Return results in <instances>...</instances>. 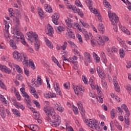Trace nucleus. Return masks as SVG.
<instances>
[{
    "label": "nucleus",
    "mask_w": 131,
    "mask_h": 131,
    "mask_svg": "<svg viewBox=\"0 0 131 131\" xmlns=\"http://www.w3.org/2000/svg\"><path fill=\"white\" fill-rule=\"evenodd\" d=\"M23 97H24L25 98L28 99V100H29V96H28V94L26 92H24L23 93Z\"/></svg>",
    "instance_id": "338daca9"
},
{
    "label": "nucleus",
    "mask_w": 131,
    "mask_h": 131,
    "mask_svg": "<svg viewBox=\"0 0 131 131\" xmlns=\"http://www.w3.org/2000/svg\"><path fill=\"white\" fill-rule=\"evenodd\" d=\"M103 4L105 8L111 9V5H110V4H109V2H107V1L105 0L103 2Z\"/></svg>",
    "instance_id": "a19ab883"
},
{
    "label": "nucleus",
    "mask_w": 131,
    "mask_h": 131,
    "mask_svg": "<svg viewBox=\"0 0 131 131\" xmlns=\"http://www.w3.org/2000/svg\"><path fill=\"white\" fill-rule=\"evenodd\" d=\"M24 72L26 75H27V76H29V73H30L29 70L24 68Z\"/></svg>",
    "instance_id": "0e129e2a"
},
{
    "label": "nucleus",
    "mask_w": 131,
    "mask_h": 131,
    "mask_svg": "<svg viewBox=\"0 0 131 131\" xmlns=\"http://www.w3.org/2000/svg\"><path fill=\"white\" fill-rule=\"evenodd\" d=\"M119 54H120V57L121 59H123V58H124V56H125V52H124V50H123V49L119 50Z\"/></svg>",
    "instance_id": "473e14b6"
},
{
    "label": "nucleus",
    "mask_w": 131,
    "mask_h": 131,
    "mask_svg": "<svg viewBox=\"0 0 131 131\" xmlns=\"http://www.w3.org/2000/svg\"><path fill=\"white\" fill-rule=\"evenodd\" d=\"M28 40H30L31 42H33V40H35V51H38L40 47V43H39V40H38V35L36 34L35 32H30L28 34Z\"/></svg>",
    "instance_id": "f03ea898"
},
{
    "label": "nucleus",
    "mask_w": 131,
    "mask_h": 131,
    "mask_svg": "<svg viewBox=\"0 0 131 131\" xmlns=\"http://www.w3.org/2000/svg\"><path fill=\"white\" fill-rule=\"evenodd\" d=\"M38 13L40 18H43V11H42V9H41V8H38Z\"/></svg>",
    "instance_id": "c9c22d12"
},
{
    "label": "nucleus",
    "mask_w": 131,
    "mask_h": 131,
    "mask_svg": "<svg viewBox=\"0 0 131 131\" xmlns=\"http://www.w3.org/2000/svg\"><path fill=\"white\" fill-rule=\"evenodd\" d=\"M125 4H126V5L127 6H128L127 9H129V11H131V3H130V2L129 1H128V0H126V3H125Z\"/></svg>",
    "instance_id": "a18cd8bd"
},
{
    "label": "nucleus",
    "mask_w": 131,
    "mask_h": 131,
    "mask_svg": "<svg viewBox=\"0 0 131 131\" xmlns=\"http://www.w3.org/2000/svg\"><path fill=\"white\" fill-rule=\"evenodd\" d=\"M13 105L16 107V108H20V106L21 105V104L19 102H17V101H14L13 102Z\"/></svg>",
    "instance_id": "864d4df0"
},
{
    "label": "nucleus",
    "mask_w": 131,
    "mask_h": 131,
    "mask_svg": "<svg viewBox=\"0 0 131 131\" xmlns=\"http://www.w3.org/2000/svg\"><path fill=\"white\" fill-rule=\"evenodd\" d=\"M82 78L83 81H84V83H85V84H86L88 83V80L86 79V77L84 76H82Z\"/></svg>",
    "instance_id": "774afa93"
},
{
    "label": "nucleus",
    "mask_w": 131,
    "mask_h": 131,
    "mask_svg": "<svg viewBox=\"0 0 131 131\" xmlns=\"http://www.w3.org/2000/svg\"><path fill=\"white\" fill-rule=\"evenodd\" d=\"M75 4L77 7H80L81 8H82V5H80V2H79L78 0H76L75 1Z\"/></svg>",
    "instance_id": "69168bd1"
},
{
    "label": "nucleus",
    "mask_w": 131,
    "mask_h": 131,
    "mask_svg": "<svg viewBox=\"0 0 131 131\" xmlns=\"http://www.w3.org/2000/svg\"><path fill=\"white\" fill-rule=\"evenodd\" d=\"M87 124L89 127H91V128H94V127L95 129H97L99 126V125H98V121L97 120H93L90 119L89 123H88Z\"/></svg>",
    "instance_id": "423d86ee"
},
{
    "label": "nucleus",
    "mask_w": 131,
    "mask_h": 131,
    "mask_svg": "<svg viewBox=\"0 0 131 131\" xmlns=\"http://www.w3.org/2000/svg\"><path fill=\"white\" fill-rule=\"evenodd\" d=\"M0 114L2 118H6V111H5V108L0 109Z\"/></svg>",
    "instance_id": "c756f323"
},
{
    "label": "nucleus",
    "mask_w": 131,
    "mask_h": 131,
    "mask_svg": "<svg viewBox=\"0 0 131 131\" xmlns=\"http://www.w3.org/2000/svg\"><path fill=\"white\" fill-rule=\"evenodd\" d=\"M15 67L18 73H23V72H22V70H21V68H20V67L18 66V64H16L15 66Z\"/></svg>",
    "instance_id": "37998d69"
},
{
    "label": "nucleus",
    "mask_w": 131,
    "mask_h": 131,
    "mask_svg": "<svg viewBox=\"0 0 131 131\" xmlns=\"http://www.w3.org/2000/svg\"><path fill=\"white\" fill-rule=\"evenodd\" d=\"M68 8H69L71 10H73V11H74V12H75L76 11V9H77L76 6H72L71 5L68 6Z\"/></svg>",
    "instance_id": "8fccbe9b"
},
{
    "label": "nucleus",
    "mask_w": 131,
    "mask_h": 131,
    "mask_svg": "<svg viewBox=\"0 0 131 131\" xmlns=\"http://www.w3.org/2000/svg\"><path fill=\"white\" fill-rule=\"evenodd\" d=\"M102 56V58L101 60L104 63V64H106L107 63V58H106V55H105V53L102 52L101 53Z\"/></svg>",
    "instance_id": "72a5a7b5"
},
{
    "label": "nucleus",
    "mask_w": 131,
    "mask_h": 131,
    "mask_svg": "<svg viewBox=\"0 0 131 131\" xmlns=\"http://www.w3.org/2000/svg\"><path fill=\"white\" fill-rule=\"evenodd\" d=\"M45 41L47 46H48L49 48L50 49H53V45H52V42L50 41V40H49L47 38H45Z\"/></svg>",
    "instance_id": "c85d7f7f"
},
{
    "label": "nucleus",
    "mask_w": 131,
    "mask_h": 131,
    "mask_svg": "<svg viewBox=\"0 0 131 131\" xmlns=\"http://www.w3.org/2000/svg\"><path fill=\"white\" fill-rule=\"evenodd\" d=\"M93 55L95 60H96V63H99L100 60V57L98 56V55H97V53L95 52H93Z\"/></svg>",
    "instance_id": "2f4dec72"
},
{
    "label": "nucleus",
    "mask_w": 131,
    "mask_h": 131,
    "mask_svg": "<svg viewBox=\"0 0 131 131\" xmlns=\"http://www.w3.org/2000/svg\"><path fill=\"white\" fill-rule=\"evenodd\" d=\"M10 45L11 47L13 49V50H17V46L16 45V43L14 42V40H10Z\"/></svg>",
    "instance_id": "bb28decb"
},
{
    "label": "nucleus",
    "mask_w": 131,
    "mask_h": 131,
    "mask_svg": "<svg viewBox=\"0 0 131 131\" xmlns=\"http://www.w3.org/2000/svg\"><path fill=\"white\" fill-rule=\"evenodd\" d=\"M98 29L99 31L101 32V33L103 34L104 31H105V27H104V25L102 24H100L98 27Z\"/></svg>",
    "instance_id": "393cba45"
},
{
    "label": "nucleus",
    "mask_w": 131,
    "mask_h": 131,
    "mask_svg": "<svg viewBox=\"0 0 131 131\" xmlns=\"http://www.w3.org/2000/svg\"><path fill=\"white\" fill-rule=\"evenodd\" d=\"M15 93L17 100H18V101H21V96H20L19 92H16V91H15Z\"/></svg>",
    "instance_id": "6e6d98bb"
},
{
    "label": "nucleus",
    "mask_w": 131,
    "mask_h": 131,
    "mask_svg": "<svg viewBox=\"0 0 131 131\" xmlns=\"http://www.w3.org/2000/svg\"><path fill=\"white\" fill-rule=\"evenodd\" d=\"M89 82L91 88L93 90H95V89L98 92V93H99V94H101V90H100V88L99 87V85H95V84H94V80H93V79L91 78L90 79Z\"/></svg>",
    "instance_id": "1a4fd4ad"
},
{
    "label": "nucleus",
    "mask_w": 131,
    "mask_h": 131,
    "mask_svg": "<svg viewBox=\"0 0 131 131\" xmlns=\"http://www.w3.org/2000/svg\"><path fill=\"white\" fill-rule=\"evenodd\" d=\"M12 111L13 113V114L16 117H20L21 114L20 113V112L18 111V110L16 109H12Z\"/></svg>",
    "instance_id": "5701e85b"
},
{
    "label": "nucleus",
    "mask_w": 131,
    "mask_h": 131,
    "mask_svg": "<svg viewBox=\"0 0 131 131\" xmlns=\"http://www.w3.org/2000/svg\"><path fill=\"white\" fill-rule=\"evenodd\" d=\"M96 100L99 102V103H103V98H102V95L100 96H96Z\"/></svg>",
    "instance_id": "49530a36"
},
{
    "label": "nucleus",
    "mask_w": 131,
    "mask_h": 131,
    "mask_svg": "<svg viewBox=\"0 0 131 131\" xmlns=\"http://www.w3.org/2000/svg\"><path fill=\"white\" fill-rule=\"evenodd\" d=\"M33 117L35 119H38L39 118V113L35 111L33 112Z\"/></svg>",
    "instance_id": "f704fd0d"
},
{
    "label": "nucleus",
    "mask_w": 131,
    "mask_h": 131,
    "mask_svg": "<svg viewBox=\"0 0 131 131\" xmlns=\"http://www.w3.org/2000/svg\"><path fill=\"white\" fill-rule=\"evenodd\" d=\"M17 39H20V41L23 45L24 46H27V47H29L27 43H26V41L25 40V38H24V35H21L20 37H16Z\"/></svg>",
    "instance_id": "a211bd4d"
},
{
    "label": "nucleus",
    "mask_w": 131,
    "mask_h": 131,
    "mask_svg": "<svg viewBox=\"0 0 131 131\" xmlns=\"http://www.w3.org/2000/svg\"><path fill=\"white\" fill-rule=\"evenodd\" d=\"M55 30L59 34H61V33H62V31H63V27H62L61 26H59L58 27L55 28Z\"/></svg>",
    "instance_id": "cd10ccee"
},
{
    "label": "nucleus",
    "mask_w": 131,
    "mask_h": 131,
    "mask_svg": "<svg viewBox=\"0 0 131 131\" xmlns=\"http://www.w3.org/2000/svg\"><path fill=\"white\" fill-rule=\"evenodd\" d=\"M73 64H74V69L77 70L78 69V62L75 61Z\"/></svg>",
    "instance_id": "603ef678"
},
{
    "label": "nucleus",
    "mask_w": 131,
    "mask_h": 131,
    "mask_svg": "<svg viewBox=\"0 0 131 131\" xmlns=\"http://www.w3.org/2000/svg\"><path fill=\"white\" fill-rule=\"evenodd\" d=\"M109 40V38L104 36L103 38L99 37L97 39V42L99 46H104L105 45V42L108 41Z\"/></svg>",
    "instance_id": "0eeeda50"
},
{
    "label": "nucleus",
    "mask_w": 131,
    "mask_h": 131,
    "mask_svg": "<svg viewBox=\"0 0 131 131\" xmlns=\"http://www.w3.org/2000/svg\"><path fill=\"white\" fill-rule=\"evenodd\" d=\"M125 122L127 125H129V118H128V116L126 118V117H125Z\"/></svg>",
    "instance_id": "052dcab7"
},
{
    "label": "nucleus",
    "mask_w": 131,
    "mask_h": 131,
    "mask_svg": "<svg viewBox=\"0 0 131 131\" xmlns=\"http://www.w3.org/2000/svg\"><path fill=\"white\" fill-rule=\"evenodd\" d=\"M106 53L108 55V56H111V57H114V54H113V52H112V50L109 49V48H107V51H106Z\"/></svg>",
    "instance_id": "e433bc0d"
},
{
    "label": "nucleus",
    "mask_w": 131,
    "mask_h": 131,
    "mask_svg": "<svg viewBox=\"0 0 131 131\" xmlns=\"http://www.w3.org/2000/svg\"><path fill=\"white\" fill-rule=\"evenodd\" d=\"M67 42L65 41L64 42L63 45L61 46V50H63V51H64V50H66V48H67Z\"/></svg>",
    "instance_id": "4d7b16f0"
},
{
    "label": "nucleus",
    "mask_w": 131,
    "mask_h": 131,
    "mask_svg": "<svg viewBox=\"0 0 131 131\" xmlns=\"http://www.w3.org/2000/svg\"><path fill=\"white\" fill-rule=\"evenodd\" d=\"M13 21L16 25L18 26V27H19V25H20V21H19V18H17V17H14L13 18Z\"/></svg>",
    "instance_id": "4c0bfd02"
},
{
    "label": "nucleus",
    "mask_w": 131,
    "mask_h": 131,
    "mask_svg": "<svg viewBox=\"0 0 131 131\" xmlns=\"http://www.w3.org/2000/svg\"><path fill=\"white\" fill-rule=\"evenodd\" d=\"M25 100L27 101V106L28 107V108H30V107L31 106V105H32V102H31V101L30 100V99L29 98L28 99H25Z\"/></svg>",
    "instance_id": "79ce46f5"
},
{
    "label": "nucleus",
    "mask_w": 131,
    "mask_h": 131,
    "mask_svg": "<svg viewBox=\"0 0 131 131\" xmlns=\"http://www.w3.org/2000/svg\"><path fill=\"white\" fill-rule=\"evenodd\" d=\"M33 103L36 105L37 108H40V104H39V102H38L36 100H33Z\"/></svg>",
    "instance_id": "3c124183"
},
{
    "label": "nucleus",
    "mask_w": 131,
    "mask_h": 131,
    "mask_svg": "<svg viewBox=\"0 0 131 131\" xmlns=\"http://www.w3.org/2000/svg\"><path fill=\"white\" fill-rule=\"evenodd\" d=\"M121 29L122 31H123V32H124V33H126L127 35H130V32H129V31L125 28V27L121 26Z\"/></svg>",
    "instance_id": "a878e982"
},
{
    "label": "nucleus",
    "mask_w": 131,
    "mask_h": 131,
    "mask_svg": "<svg viewBox=\"0 0 131 131\" xmlns=\"http://www.w3.org/2000/svg\"><path fill=\"white\" fill-rule=\"evenodd\" d=\"M78 109L80 110V112L82 115V116H84V114L85 113V110L83 109V107L82 106V103L80 102H78L77 103Z\"/></svg>",
    "instance_id": "4468645a"
},
{
    "label": "nucleus",
    "mask_w": 131,
    "mask_h": 131,
    "mask_svg": "<svg viewBox=\"0 0 131 131\" xmlns=\"http://www.w3.org/2000/svg\"><path fill=\"white\" fill-rule=\"evenodd\" d=\"M108 16L113 26L114 30H115L116 32H117V31H118L117 29V23L119 22V18L116 15V14L112 13L110 11L108 12Z\"/></svg>",
    "instance_id": "20e7f679"
},
{
    "label": "nucleus",
    "mask_w": 131,
    "mask_h": 131,
    "mask_svg": "<svg viewBox=\"0 0 131 131\" xmlns=\"http://www.w3.org/2000/svg\"><path fill=\"white\" fill-rule=\"evenodd\" d=\"M16 79L22 80L23 79V76L21 74H17L16 75Z\"/></svg>",
    "instance_id": "bf43d9fd"
},
{
    "label": "nucleus",
    "mask_w": 131,
    "mask_h": 131,
    "mask_svg": "<svg viewBox=\"0 0 131 131\" xmlns=\"http://www.w3.org/2000/svg\"><path fill=\"white\" fill-rule=\"evenodd\" d=\"M8 12H9V13L11 15L10 17H12V16H14V13L13 12V8H9L8 9Z\"/></svg>",
    "instance_id": "e2e57ef3"
},
{
    "label": "nucleus",
    "mask_w": 131,
    "mask_h": 131,
    "mask_svg": "<svg viewBox=\"0 0 131 131\" xmlns=\"http://www.w3.org/2000/svg\"><path fill=\"white\" fill-rule=\"evenodd\" d=\"M45 9L46 11L48 12V13H53V9H52V7H51L49 5L45 4Z\"/></svg>",
    "instance_id": "4be33fe9"
},
{
    "label": "nucleus",
    "mask_w": 131,
    "mask_h": 131,
    "mask_svg": "<svg viewBox=\"0 0 131 131\" xmlns=\"http://www.w3.org/2000/svg\"><path fill=\"white\" fill-rule=\"evenodd\" d=\"M0 70H2L3 72H6V73H8V74L12 72L11 69L8 68L5 66H2L1 64H0Z\"/></svg>",
    "instance_id": "2eb2a0df"
},
{
    "label": "nucleus",
    "mask_w": 131,
    "mask_h": 131,
    "mask_svg": "<svg viewBox=\"0 0 131 131\" xmlns=\"http://www.w3.org/2000/svg\"><path fill=\"white\" fill-rule=\"evenodd\" d=\"M77 38H78V39H79L80 42H81V43H82L83 41H82V38H81V35H80V34H77L76 35Z\"/></svg>",
    "instance_id": "13d9d810"
},
{
    "label": "nucleus",
    "mask_w": 131,
    "mask_h": 131,
    "mask_svg": "<svg viewBox=\"0 0 131 131\" xmlns=\"http://www.w3.org/2000/svg\"><path fill=\"white\" fill-rule=\"evenodd\" d=\"M32 128L34 131L40 130V128L38 127L37 125H32Z\"/></svg>",
    "instance_id": "58836bf2"
},
{
    "label": "nucleus",
    "mask_w": 131,
    "mask_h": 131,
    "mask_svg": "<svg viewBox=\"0 0 131 131\" xmlns=\"http://www.w3.org/2000/svg\"><path fill=\"white\" fill-rule=\"evenodd\" d=\"M65 22L66 23L67 25L68 26V27H73V26H75V27H78V24H71L70 23V21L69 20V19H66L65 20Z\"/></svg>",
    "instance_id": "412c9836"
},
{
    "label": "nucleus",
    "mask_w": 131,
    "mask_h": 131,
    "mask_svg": "<svg viewBox=\"0 0 131 131\" xmlns=\"http://www.w3.org/2000/svg\"><path fill=\"white\" fill-rule=\"evenodd\" d=\"M48 25V27L47 28V29L48 30V32L47 33V34L48 35H49V36H51V37H53V34L54 33V29L50 24H49Z\"/></svg>",
    "instance_id": "ddd939ff"
},
{
    "label": "nucleus",
    "mask_w": 131,
    "mask_h": 131,
    "mask_svg": "<svg viewBox=\"0 0 131 131\" xmlns=\"http://www.w3.org/2000/svg\"><path fill=\"white\" fill-rule=\"evenodd\" d=\"M67 32H68V34H69V37H71V38H73V39L75 38V36L74 35V33L72 32V30L68 29Z\"/></svg>",
    "instance_id": "b1692460"
},
{
    "label": "nucleus",
    "mask_w": 131,
    "mask_h": 131,
    "mask_svg": "<svg viewBox=\"0 0 131 131\" xmlns=\"http://www.w3.org/2000/svg\"><path fill=\"white\" fill-rule=\"evenodd\" d=\"M60 18V15H59L58 13H55L52 16V21L55 25H58L59 24V22L58 21V20H59Z\"/></svg>",
    "instance_id": "9b49d317"
},
{
    "label": "nucleus",
    "mask_w": 131,
    "mask_h": 131,
    "mask_svg": "<svg viewBox=\"0 0 131 131\" xmlns=\"http://www.w3.org/2000/svg\"><path fill=\"white\" fill-rule=\"evenodd\" d=\"M55 90L57 95H61V91L60 90V88H59V86H56V87L55 88Z\"/></svg>",
    "instance_id": "09e8293b"
},
{
    "label": "nucleus",
    "mask_w": 131,
    "mask_h": 131,
    "mask_svg": "<svg viewBox=\"0 0 131 131\" xmlns=\"http://www.w3.org/2000/svg\"><path fill=\"white\" fill-rule=\"evenodd\" d=\"M83 33L84 35L85 40H89V39H93V35H92V33H88V31L85 30L83 31Z\"/></svg>",
    "instance_id": "f8f14e48"
},
{
    "label": "nucleus",
    "mask_w": 131,
    "mask_h": 131,
    "mask_svg": "<svg viewBox=\"0 0 131 131\" xmlns=\"http://www.w3.org/2000/svg\"><path fill=\"white\" fill-rule=\"evenodd\" d=\"M4 24L5 25V29L4 31V36L6 38H8L10 37V36H9V28H10V26L8 24V21L7 20L4 21Z\"/></svg>",
    "instance_id": "6e6552de"
},
{
    "label": "nucleus",
    "mask_w": 131,
    "mask_h": 131,
    "mask_svg": "<svg viewBox=\"0 0 131 131\" xmlns=\"http://www.w3.org/2000/svg\"><path fill=\"white\" fill-rule=\"evenodd\" d=\"M121 107L123 110H124V111H125L127 116L129 117V115H130V114L129 113V111L128 110V108H127L126 105H125V104H123L121 105Z\"/></svg>",
    "instance_id": "6ab92c4d"
},
{
    "label": "nucleus",
    "mask_w": 131,
    "mask_h": 131,
    "mask_svg": "<svg viewBox=\"0 0 131 131\" xmlns=\"http://www.w3.org/2000/svg\"><path fill=\"white\" fill-rule=\"evenodd\" d=\"M97 71L98 74V75L101 79H104L106 76V74L104 73V71L100 67H97Z\"/></svg>",
    "instance_id": "9d476101"
},
{
    "label": "nucleus",
    "mask_w": 131,
    "mask_h": 131,
    "mask_svg": "<svg viewBox=\"0 0 131 131\" xmlns=\"http://www.w3.org/2000/svg\"><path fill=\"white\" fill-rule=\"evenodd\" d=\"M118 51V50H117V49L113 47L112 48V52L113 53V55H114V54H116V53H117V52Z\"/></svg>",
    "instance_id": "680f3d73"
},
{
    "label": "nucleus",
    "mask_w": 131,
    "mask_h": 131,
    "mask_svg": "<svg viewBox=\"0 0 131 131\" xmlns=\"http://www.w3.org/2000/svg\"><path fill=\"white\" fill-rule=\"evenodd\" d=\"M113 81L115 91L118 92H120V88L119 87V85H118V82L116 80H114Z\"/></svg>",
    "instance_id": "aec40b11"
},
{
    "label": "nucleus",
    "mask_w": 131,
    "mask_h": 131,
    "mask_svg": "<svg viewBox=\"0 0 131 131\" xmlns=\"http://www.w3.org/2000/svg\"><path fill=\"white\" fill-rule=\"evenodd\" d=\"M74 13H77L79 16H81V18H83V13L82 11H80L79 9L77 8L76 10H75Z\"/></svg>",
    "instance_id": "7c9ffc66"
},
{
    "label": "nucleus",
    "mask_w": 131,
    "mask_h": 131,
    "mask_svg": "<svg viewBox=\"0 0 131 131\" xmlns=\"http://www.w3.org/2000/svg\"><path fill=\"white\" fill-rule=\"evenodd\" d=\"M13 58L18 61V62H22V57H23L24 60L23 63L24 65L26 66H29V64L28 63V58L27 57V55L26 54L23 53L20 54L17 51H15L13 53Z\"/></svg>",
    "instance_id": "7ed1b4c3"
},
{
    "label": "nucleus",
    "mask_w": 131,
    "mask_h": 131,
    "mask_svg": "<svg viewBox=\"0 0 131 131\" xmlns=\"http://www.w3.org/2000/svg\"><path fill=\"white\" fill-rule=\"evenodd\" d=\"M84 65H85V66H88L89 63L92 62V58L91 57V54L88 52H85L84 54Z\"/></svg>",
    "instance_id": "39448f33"
},
{
    "label": "nucleus",
    "mask_w": 131,
    "mask_h": 131,
    "mask_svg": "<svg viewBox=\"0 0 131 131\" xmlns=\"http://www.w3.org/2000/svg\"><path fill=\"white\" fill-rule=\"evenodd\" d=\"M43 111L45 113H46L47 115H48V117H47L48 121L53 123V124L51 125L52 126L57 127V126L60 125L61 124V117L56 114L54 108L50 106H47L44 107Z\"/></svg>",
    "instance_id": "f257e3e1"
},
{
    "label": "nucleus",
    "mask_w": 131,
    "mask_h": 131,
    "mask_svg": "<svg viewBox=\"0 0 131 131\" xmlns=\"http://www.w3.org/2000/svg\"><path fill=\"white\" fill-rule=\"evenodd\" d=\"M111 117H112V119L115 118V109H113L111 111Z\"/></svg>",
    "instance_id": "de8ad7c7"
},
{
    "label": "nucleus",
    "mask_w": 131,
    "mask_h": 131,
    "mask_svg": "<svg viewBox=\"0 0 131 131\" xmlns=\"http://www.w3.org/2000/svg\"><path fill=\"white\" fill-rule=\"evenodd\" d=\"M14 31L15 32L16 35L17 36H14V37H16L17 38V37H20V36L21 35H23L22 34V33H21V32H20V31L19 30V27H18V25H15V28H14Z\"/></svg>",
    "instance_id": "f3484780"
},
{
    "label": "nucleus",
    "mask_w": 131,
    "mask_h": 131,
    "mask_svg": "<svg viewBox=\"0 0 131 131\" xmlns=\"http://www.w3.org/2000/svg\"><path fill=\"white\" fill-rule=\"evenodd\" d=\"M73 111L75 114H78V108H77V107L73 106Z\"/></svg>",
    "instance_id": "5fc2aeb1"
},
{
    "label": "nucleus",
    "mask_w": 131,
    "mask_h": 131,
    "mask_svg": "<svg viewBox=\"0 0 131 131\" xmlns=\"http://www.w3.org/2000/svg\"><path fill=\"white\" fill-rule=\"evenodd\" d=\"M89 9L91 12H93L94 14L97 15L98 14V11L96 10L95 8H93L92 6H89Z\"/></svg>",
    "instance_id": "c03bdc74"
},
{
    "label": "nucleus",
    "mask_w": 131,
    "mask_h": 131,
    "mask_svg": "<svg viewBox=\"0 0 131 131\" xmlns=\"http://www.w3.org/2000/svg\"><path fill=\"white\" fill-rule=\"evenodd\" d=\"M44 97L45 98H47V99H51V98H56L57 95L55 93L52 94L51 92H48L44 95Z\"/></svg>",
    "instance_id": "dca6fc26"
},
{
    "label": "nucleus",
    "mask_w": 131,
    "mask_h": 131,
    "mask_svg": "<svg viewBox=\"0 0 131 131\" xmlns=\"http://www.w3.org/2000/svg\"><path fill=\"white\" fill-rule=\"evenodd\" d=\"M29 64L30 66H31V68H32V69L33 70L35 69V66L34 65V62H33V61H32L31 60H29Z\"/></svg>",
    "instance_id": "ea45409f"
}]
</instances>
